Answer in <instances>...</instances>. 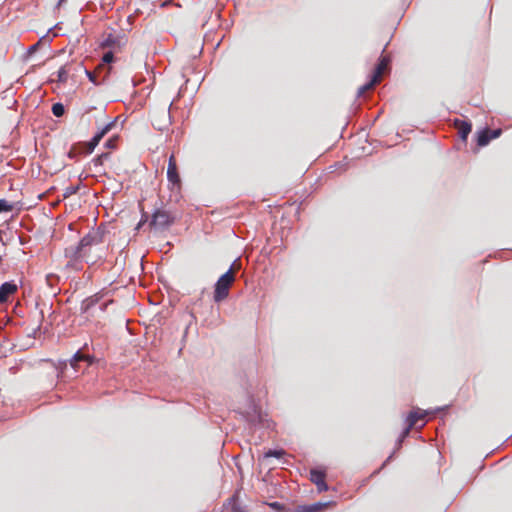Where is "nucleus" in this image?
Wrapping results in <instances>:
<instances>
[{"instance_id":"1","label":"nucleus","mask_w":512,"mask_h":512,"mask_svg":"<svg viewBox=\"0 0 512 512\" xmlns=\"http://www.w3.org/2000/svg\"><path fill=\"white\" fill-rule=\"evenodd\" d=\"M102 242V235L98 231H92L85 235L77 245L67 247L65 257L69 259V265L76 266L82 261L95 263L96 257H92V250Z\"/></svg>"},{"instance_id":"2","label":"nucleus","mask_w":512,"mask_h":512,"mask_svg":"<svg viewBox=\"0 0 512 512\" xmlns=\"http://www.w3.org/2000/svg\"><path fill=\"white\" fill-rule=\"evenodd\" d=\"M238 267L235 263L230 269L221 275L215 284L213 299L216 303H220L229 296V290L235 281V273Z\"/></svg>"},{"instance_id":"3","label":"nucleus","mask_w":512,"mask_h":512,"mask_svg":"<svg viewBox=\"0 0 512 512\" xmlns=\"http://www.w3.org/2000/svg\"><path fill=\"white\" fill-rule=\"evenodd\" d=\"M174 222L172 215L163 209H157L150 221V226L156 230L165 229Z\"/></svg>"},{"instance_id":"4","label":"nucleus","mask_w":512,"mask_h":512,"mask_svg":"<svg viewBox=\"0 0 512 512\" xmlns=\"http://www.w3.org/2000/svg\"><path fill=\"white\" fill-rule=\"evenodd\" d=\"M167 179L173 185H180L181 179L178 173L177 162L174 154H172L168 160Z\"/></svg>"},{"instance_id":"5","label":"nucleus","mask_w":512,"mask_h":512,"mask_svg":"<svg viewBox=\"0 0 512 512\" xmlns=\"http://www.w3.org/2000/svg\"><path fill=\"white\" fill-rule=\"evenodd\" d=\"M326 474L324 471L318 469H311L310 471V480L317 487L319 492H324L328 490V485L325 481Z\"/></svg>"},{"instance_id":"6","label":"nucleus","mask_w":512,"mask_h":512,"mask_svg":"<svg viewBox=\"0 0 512 512\" xmlns=\"http://www.w3.org/2000/svg\"><path fill=\"white\" fill-rule=\"evenodd\" d=\"M114 127V122L106 124L96 135L87 143V152L92 153L101 139Z\"/></svg>"},{"instance_id":"7","label":"nucleus","mask_w":512,"mask_h":512,"mask_svg":"<svg viewBox=\"0 0 512 512\" xmlns=\"http://www.w3.org/2000/svg\"><path fill=\"white\" fill-rule=\"evenodd\" d=\"M73 70L72 63H66L54 74L55 78H52V82H57L59 84H65L68 81L69 75Z\"/></svg>"},{"instance_id":"8","label":"nucleus","mask_w":512,"mask_h":512,"mask_svg":"<svg viewBox=\"0 0 512 512\" xmlns=\"http://www.w3.org/2000/svg\"><path fill=\"white\" fill-rule=\"evenodd\" d=\"M18 286L14 282H5L0 286V303L8 301L9 297L15 294Z\"/></svg>"},{"instance_id":"9","label":"nucleus","mask_w":512,"mask_h":512,"mask_svg":"<svg viewBox=\"0 0 512 512\" xmlns=\"http://www.w3.org/2000/svg\"><path fill=\"white\" fill-rule=\"evenodd\" d=\"M390 62V58L388 56L382 55L379 59V62L374 70L372 78H374V82H379L382 79V75L386 71L388 64Z\"/></svg>"},{"instance_id":"10","label":"nucleus","mask_w":512,"mask_h":512,"mask_svg":"<svg viewBox=\"0 0 512 512\" xmlns=\"http://www.w3.org/2000/svg\"><path fill=\"white\" fill-rule=\"evenodd\" d=\"M330 505H332V502H325V503L318 502V503H314L312 505L298 506L295 509V512H320Z\"/></svg>"},{"instance_id":"11","label":"nucleus","mask_w":512,"mask_h":512,"mask_svg":"<svg viewBox=\"0 0 512 512\" xmlns=\"http://www.w3.org/2000/svg\"><path fill=\"white\" fill-rule=\"evenodd\" d=\"M81 361H85L87 362V365H90L92 364L93 362V357L89 356V355H84L82 354L80 351L76 352L74 354V356L72 357V359L70 360V365L71 367H73L75 370L78 369V364L79 362Z\"/></svg>"},{"instance_id":"12","label":"nucleus","mask_w":512,"mask_h":512,"mask_svg":"<svg viewBox=\"0 0 512 512\" xmlns=\"http://www.w3.org/2000/svg\"><path fill=\"white\" fill-rule=\"evenodd\" d=\"M426 416V413L420 411L419 409L411 411L406 419V422L410 427H415L419 421H423Z\"/></svg>"},{"instance_id":"13","label":"nucleus","mask_w":512,"mask_h":512,"mask_svg":"<svg viewBox=\"0 0 512 512\" xmlns=\"http://www.w3.org/2000/svg\"><path fill=\"white\" fill-rule=\"evenodd\" d=\"M493 138H490L489 129L486 128L478 132L477 144L480 147L486 146Z\"/></svg>"},{"instance_id":"14","label":"nucleus","mask_w":512,"mask_h":512,"mask_svg":"<svg viewBox=\"0 0 512 512\" xmlns=\"http://www.w3.org/2000/svg\"><path fill=\"white\" fill-rule=\"evenodd\" d=\"M472 126L468 122H460L458 126V133L463 140H466L469 133L471 132Z\"/></svg>"},{"instance_id":"15","label":"nucleus","mask_w":512,"mask_h":512,"mask_svg":"<svg viewBox=\"0 0 512 512\" xmlns=\"http://www.w3.org/2000/svg\"><path fill=\"white\" fill-rule=\"evenodd\" d=\"M103 70V65H98L95 71L91 72L89 70L85 69V73L89 80L94 83L95 85H99L101 81L97 79L98 74Z\"/></svg>"},{"instance_id":"16","label":"nucleus","mask_w":512,"mask_h":512,"mask_svg":"<svg viewBox=\"0 0 512 512\" xmlns=\"http://www.w3.org/2000/svg\"><path fill=\"white\" fill-rule=\"evenodd\" d=\"M114 59V55H113V52L109 51V52H106L103 57H102V63H100L99 65H103V70L106 69V73H105V76L103 77L102 80L105 79V77L108 75L109 71H110V68H106V65L111 63Z\"/></svg>"},{"instance_id":"17","label":"nucleus","mask_w":512,"mask_h":512,"mask_svg":"<svg viewBox=\"0 0 512 512\" xmlns=\"http://www.w3.org/2000/svg\"><path fill=\"white\" fill-rule=\"evenodd\" d=\"M98 301V298L96 296H92L89 298H86L81 303V311L87 312L92 306H94Z\"/></svg>"},{"instance_id":"18","label":"nucleus","mask_w":512,"mask_h":512,"mask_svg":"<svg viewBox=\"0 0 512 512\" xmlns=\"http://www.w3.org/2000/svg\"><path fill=\"white\" fill-rule=\"evenodd\" d=\"M378 83H379V82H374V78H371V80H370L368 83H366V84H364V85H362V86H360V87H359L358 92H357V95H358L359 97H360V96H363L367 91H369V90L373 89V88H374V86H375L376 84H378Z\"/></svg>"},{"instance_id":"19","label":"nucleus","mask_w":512,"mask_h":512,"mask_svg":"<svg viewBox=\"0 0 512 512\" xmlns=\"http://www.w3.org/2000/svg\"><path fill=\"white\" fill-rule=\"evenodd\" d=\"M286 454V452L283 450V449H279V450H268L267 452H265L263 454V459H268L270 457H275V458H282L284 455Z\"/></svg>"},{"instance_id":"20","label":"nucleus","mask_w":512,"mask_h":512,"mask_svg":"<svg viewBox=\"0 0 512 512\" xmlns=\"http://www.w3.org/2000/svg\"><path fill=\"white\" fill-rule=\"evenodd\" d=\"M64 112H65V109H64V106L63 104L61 103H55L52 105V113L56 116V117H61L64 115Z\"/></svg>"},{"instance_id":"21","label":"nucleus","mask_w":512,"mask_h":512,"mask_svg":"<svg viewBox=\"0 0 512 512\" xmlns=\"http://www.w3.org/2000/svg\"><path fill=\"white\" fill-rule=\"evenodd\" d=\"M13 209V205L5 199H0V213L10 212Z\"/></svg>"},{"instance_id":"22","label":"nucleus","mask_w":512,"mask_h":512,"mask_svg":"<svg viewBox=\"0 0 512 512\" xmlns=\"http://www.w3.org/2000/svg\"><path fill=\"white\" fill-rule=\"evenodd\" d=\"M228 505L231 506L232 512H246L238 504L235 497L229 499Z\"/></svg>"},{"instance_id":"23","label":"nucleus","mask_w":512,"mask_h":512,"mask_svg":"<svg viewBox=\"0 0 512 512\" xmlns=\"http://www.w3.org/2000/svg\"><path fill=\"white\" fill-rule=\"evenodd\" d=\"M109 157V153H102L93 159L95 166H101L105 159Z\"/></svg>"},{"instance_id":"24","label":"nucleus","mask_w":512,"mask_h":512,"mask_svg":"<svg viewBox=\"0 0 512 512\" xmlns=\"http://www.w3.org/2000/svg\"><path fill=\"white\" fill-rule=\"evenodd\" d=\"M116 41V38L112 34H109L102 45L104 47H113L116 44Z\"/></svg>"},{"instance_id":"25","label":"nucleus","mask_w":512,"mask_h":512,"mask_svg":"<svg viewBox=\"0 0 512 512\" xmlns=\"http://www.w3.org/2000/svg\"><path fill=\"white\" fill-rule=\"evenodd\" d=\"M117 141H118V136L111 137V138H109V139L105 142V146H106L107 148L114 149V148H116V146H117Z\"/></svg>"},{"instance_id":"26","label":"nucleus","mask_w":512,"mask_h":512,"mask_svg":"<svg viewBox=\"0 0 512 512\" xmlns=\"http://www.w3.org/2000/svg\"><path fill=\"white\" fill-rule=\"evenodd\" d=\"M78 190V187L76 186H69L64 190L63 197L67 198L73 194H75Z\"/></svg>"},{"instance_id":"27","label":"nucleus","mask_w":512,"mask_h":512,"mask_svg":"<svg viewBox=\"0 0 512 512\" xmlns=\"http://www.w3.org/2000/svg\"><path fill=\"white\" fill-rule=\"evenodd\" d=\"M489 134H490V138L497 139L498 137L501 136L502 129H495V130L489 129Z\"/></svg>"},{"instance_id":"28","label":"nucleus","mask_w":512,"mask_h":512,"mask_svg":"<svg viewBox=\"0 0 512 512\" xmlns=\"http://www.w3.org/2000/svg\"><path fill=\"white\" fill-rule=\"evenodd\" d=\"M413 427H410L409 424L407 423V427L404 429L403 433H402V436L401 438H405L409 435L410 433V430L412 429Z\"/></svg>"},{"instance_id":"29","label":"nucleus","mask_w":512,"mask_h":512,"mask_svg":"<svg viewBox=\"0 0 512 512\" xmlns=\"http://www.w3.org/2000/svg\"><path fill=\"white\" fill-rule=\"evenodd\" d=\"M270 506L274 509H281L282 508V505L278 502H273L270 504Z\"/></svg>"},{"instance_id":"30","label":"nucleus","mask_w":512,"mask_h":512,"mask_svg":"<svg viewBox=\"0 0 512 512\" xmlns=\"http://www.w3.org/2000/svg\"><path fill=\"white\" fill-rule=\"evenodd\" d=\"M66 0H59V5H61L63 2H65Z\"/></svg>"}]
</instances>
